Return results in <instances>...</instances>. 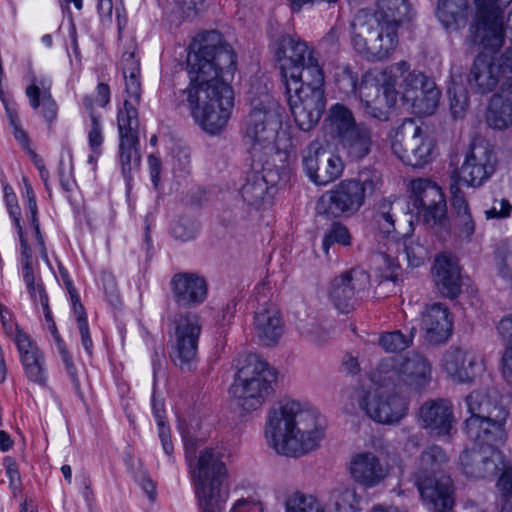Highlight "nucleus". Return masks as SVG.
<instances>
[{
	"label": "nucleus",
	"instance_id": "obj_10",
	"mask_svg": "<svg viewBox=\"0 0 512 512\" xmlns=\"http://www.w3.org/2000/svg\"><path fill=\"white\" fill-rule=\"evenodd\" d=\"M431 380V366L416 352L405 357H385L371 372V381L382 387L419 390Z\"/></svg>",
	"mask_w": 512,
	"mask_h": 512
},
{
	"label": "nucleus",
	"instance_id": "obj_23",
	"mask_svg": "<svg viewBox=\"0 0 512 512\" xmlns=\"http://www.w3.org/2000/svg\"><path fill=\"white\" fill-rule=\"evenodd\" d=\"M172 297L175 303L184 308H194L208 295V285L204 277L194 272H179L170 281Z\"/></svg>",
	"mask_w": 512,
	"mask_h": 512
},
{
	"label": "nucleus",
	"instance_id": "obj_62",
	"mask_svg": "<svg viewBox=\"0 0 512 512\" xmlns=\"http://www.w3.org/2000/svg\"><path fill=\"white\" fill-rule=\"evenodd\" d=\"M59 353H60L61 359L65 365L66 371L68 372L71 380L74 383H77L78 376H77V371H76L75 365L73 363L72 357L69 354V352L67 351V349L65 348V346L63 345V343L60 341H59Z\"/></svg>",
	"mask_w": 512,
	"mask_h": 512
},
{
	"label": "nucleus",
	"instance_id": "obj_13",
	"mask_svg": "<svg viewBox=\"0 0 512 512\" xmlns=\"http://www.w3.org/2000/svg\"><path fill=\"white\" fill-rule=\"evenodd\" d=\"M275 55L284 83L313 76L312 68L322 70L307 43L290 35L281 36Z\"/></svg>",
	"mask_w": 512,
	"mask_h": 512
},
{
	"label": "nucleus",
	"instance_id": "obj_33",
	"mask_svg": "<svg viewBox=\"0 0 512 512\" xmlns=\"http://www.w3.org/2000/svg\"><path fill=\"white\" fill-rule=\"evenodd\" d=\"M341 149L351 161H359L367 157L374 145L372 130L363 123L352 128L337 140Z\"/></svg>",
	"mask_w": 512,
	"mask_h": 512
},
{
	"label": "nucleus",
	"instance_id": "obj_5",
	"mask_svg": "<svg viewBox=\"0 0 512 512\" xmlns=\"http://www.w3.org/2000/svg\"><path fill=\"white\" fill-rule=\"evenodd\" d=\"M384 179L374 167H364L353 178L341 180L325 191L316 203L318 215L327 219L351 217L371 198L382 192Z\"/></svg>",
	"mask_w": 512,
	"mask_h": 512
},
{
	"label": "nucleus",
	"instance_id": "obj_31",
	"mask_svg": "<svg viewBox=\"0 0 512 512\" xmlns=\"http://www.w3.org/2000/svg\"><path fill=\"white\" fill-rule=\"evenodd\" d=\"M253 332L259 344H277L283 334V323L278 309L272 305L260 308L254 316Z\"/></svg>",
	"mask_w": 512,
	"mask_h": 512
},
{
	"label": "nucleus",
	"instance_id": "obj_53",
	"mask_svg": "<svg viewBox=\"0 0 512 512\" xmlns=\"http://www.w3.org/2000/svg\"><path fill=\"white\" fill-rule=\"evenodd\" d=\"M14 343L17 346L20 358L26 355H30V353L35 354L41 351L36 343L31 340L30 336L21 330L18 326L16 327Z\"/></svg>",
	"mask_w": 512,
	"mask_h": 512
},
{
	"label": "nucleus",
	"instance_id": "obj_61",
	"mask_svg": "<svg viewBox=\"0 0 512 512\" xmlns=\"http://www.w3.org/2000/svg\"><path fill=\"white\" fill-rule=\"evenodd\" d=\"M5 202H6V206H7L9 215L14 220V224L17 229V232H18V234H21V228H22V225L20 223L21 211H20V207L17 203L16 195L15 194L8 195L7 199H5Z\"/></svg>",
	"mask_w": 512,
	"mask_h": 512
},
{
	"label": "nucleus",
	"instance_id": "obj_34",
	"mask_svg": "<svg viewBox=\"0 0 512 512\" xmlns=\"http://www.w3.org/2000/svg\"><path fill=\"white\" fill-rule=\"evenodd\" d=\"M381 88L374 79L365 76L358 88L359 98L365 113L369 117L380 121H387L389 119V110L392 107H386L384 95H380Z\"/></svg>",
	"mask_w": 512,
	"mask_h": 512
},
{
	"label": "nucleus",
	"instance_id": "obj_36",
	"mask_svg": "<svg viewBox=\"0 0 512 512\" xmlns=\"http://www.w3.org/2000/svg\"><path fill=\"white\" fill-rule=\"evenodd\" d=\"M410 65L408 62L402 60L397 63L391 64L386 67L381 73V87L386 102V107H394L397 102V97L400 92V88L397 89V85L400 78H403L408 74Z\"/></svg>",
	"mask_w": 512,
	"mask_h": 512
},
{
	"label": "nucleus",
	"instance_id": "obj_58",
	"mask_svg": "<svg viewBox=\"0 0 512 512\" xmlns=\"http://www.w3.org/2000/svg\"><path fill=\"white\" fill-rule=\"evenodd\" d=\"M497 489L503 500L512 498V468L503 471L497 482Z\"/></svg>",
	"mask_w": 512,
	"mask_h": 512
},
{
	"label": "nucleus",
	"instance_id": "obj_16",
	"mask_svg": "<svg viewBox=\"0 0 512 512\" xmlns=\"http://www.w3.org/2000/svg\"><path fill=\"white\" fill-rule=\"evenodd\" d=\"M118 132H119V159L121 163L122 173L125 177L137 170L141 163V155L139 152V120L136 107L131 106L128 101L123 105V109L119 110L117 115Z\"/></svg>",
	"mask_w": 512,
	"mask_h": 512
},
{
	"label": "nucleus",
	"instance_id": "obj_59",
	"mask_svg": "<svg viewBox=\"0 0 512 512\" xmlns=\"http://www.w3.org/2000/svg\"><path fill=\"white\" fill-rule=\"evenodd\" d=\"M497 332L502 340L506 342V348H512V314L504 316L499 321Z\"/></svg>",
	"mask_w": 512,
	"mask_h": 512
},
{
	"label": "nucleus",
	"instance_id": "obj_9",
	"mask_svg": "<svg viewBox=\"0 0 512 512\" xmlns=\"http://www.w3.org/2000/svg\"><path fill=\"white\" fill-rule=\"evenodd\" d=\"M446 459L441 447L430 446L421 453L418 471L415 473L418 491L432 512H449L454 504L451 479L435 478V473Z\"/></svg>",
	"mask_w": 512,
	"mask_h": 512
},
{
	"label": "nucleus",
	"instance_id": "obj_44",
	"mask_svg": "<svg viewBox=\"0 0 512 512\" xmlns=\"http://www.w3.org/2000/svg\"><path fill=\"white\" fill-rule=\"evenodd\" d=\"M401 201L397 198L393 200L391 198H385L379 201L377 204V212L375 219L380 227V229L387 234H390L395 230L394 226V216L393 213L394 206H400Z\"/></svg>",
	"mask_w": 512,
	"mask_h": 512
},
{
	"label": "nucleus",
	"instance_id": "obj_15",
	"mask_svg": "<svg viewBox=\"0 0 512 512\" xmlns=\"http://www.w3.org/2000/svg\"><path fill=\"white\" fill-rule=\"evenodd\" d=\"M393 153L406 165L423 167L433 150L432 140L412 119H405L393 137Z\"/></svg>",
	"mask_w": 512,
	"mask_h": 512
},
{
	"label": "nucleus",
	"instance_id": "obj_46",
	"mask_svg": "<svg viewBox=\"0 0 512 512\" xmlns=\"http://www.w3.org/2000/svg\"><path fill=\"white\" fill-rule=\"evenodd\" d=\"M287 512H325L322 504L313 496L292 493L286 501Z\"/></svg>",
	"mask_w": 512,
	"mask_h": 512
},
{
	"label": "nucleus",
	"instance_id": "obj_20",
	"mask_svg": "<svg viewBox=\"0 0 512 512\" xmlns=\"http://www.w3.org/2000/svg\"><path fill=\"white\" fill-rule=\"evenodd\" d=\"M368 285V273L360 268H351L331 281L329 299L340 312L348 313L354 309L361 293Z\"/></svg>",
	"mask_w": 512,
	"mask_h": 512
},
{
	"label": "nucleus",
	"instance_id": "obj_32",
	"mask_svg": "<svg viewBox=\"0 0 512 512\" xmlns=\"http://www.w3.org/2000/svg\"><path fill=\"white\" fill-rule=\"evenodd\" d=\"M121 69L127 94L124 104L130 101L131 106L137 108L141 99V67L140 60L136 57V45L133 42L129 43L128 48L122 54Z\"/></svg>",
	"mask_w": 512,
	"mask_h": 512
},
{
	"label": "nucleus",
	"instance_id": "obj_35",
	"mask_svg": "<svg viewBox=\"0 0 512 512\" xmlns=\"http://www.w3.org/2000/svg\"><path fill=\"white\" fill-rule=\"evenodd\" d=\"M468 0H438L437 16L447 30H458L468 20Z\"/></svg>",
	"mask_w": 512,
	"mask_h": 512
},
{
	"label": "nucleus",
	"instance_id": "obj_21",
	"mask_svg": "<svg viewBox=\"0 0 512 512\" xmlns=\"http://www.w3.org/2000/svg\"><path fill=\"white\" fill-rule=\"evenodd\" d=\"M509 412L507 409L498 410L495 415L470 416L465 421V433L479 448H497L507 439L505 424Z\"/></svg>",
	"mask_w": 512,
	"mask_h": 512
},
{
	"label": "nucleus",
	"instance_id": "obj_1",
	"mask_svg": "<svg viewBox=\"0 0 512 512\" xmlns=\"http://www.w3.org/2000/svg\"><path fill=\"white\" fill-rule=\"evenodd\" d=\"M236 70V55L215 30L197 35L189 46L188 87L181 91L193 119L209 134L227 125L234 106V92L228 83Z\"/></svg>",
	"mask_w": 512,
	"mask_h": 512
},
{
	"label": "nucleus",
	"instance_id": "obj_42",
	"mask_svg": "<svg viewBox=\"0 0 512 512\" xmlns=\"http://www.w3.org/2000/svg\"><path fill=\"white\" fill-rule=\"evenodd\" d=\"M20 360L24 368L25 376L29 381L41 386L45 385L47 381V370L43 353L41 351L35 354L30 353V355L21 357Z\"/></svg>",
	"mask_w": 512,
	"mask_h": 512
},
{
	"label": "nucleus",
	"instance_id": "obj_14",
	"mask_svg": "<svg viewBox=\"0 0 512 512\" xmlns=\"http://www.w3.org/2000/svg\"><path fill=\"white\" fill-rule=\"evenodd\" d=\"M470 87L478 93L491 92L498 83L502 89L512 87V48L508 49L495 65L487 53H480L474 60L468 77Z\"/></svg>",
	"mask_w": 512,
	"mask_h": 512
},
{
	"label": "nucleus",
	"instance_id": "obj_48",
	"mask_svg": "<svg viewBox=\"0 0 512 512\" xmlns=\"http://www.w3.org/2000/svg\"><path fill=\"white\" fill-rule=\"evenodd\" d=\"M411 343V337H406L399 330L384 333L379 338V345L386 352L402 351L409 347Z\"/></svg>",
	"mask_w": 512,
	"mask_h": 512
},
{
	"label": "nucleus",
	"instance_id": "obj_6",
	"mask_svg": "<svg viewBox=\"0 0 512 512\" xmlns=\"http://www.w3.org/2000/svg\"><path fill=\"white\" fill-rule=\"evenodd\" d=\"M251 106L244 120V141L251 156L264 163L283 150L278 136L282 118L277 102L267 92L262 93L259 99H252Z\"/></svg>",
	"mask_w": 512,
	"mask_h": 512
},
{
	"label": "nucleus",
	"instance_id": "obj_57",
	"mask_svg": "<svg viewBox=\"0 0 512 512\" xmlns=\"http://www.w3.org/2000/svg\"><path fill=\"white\" fill-rule=\"evenodd\" d=\"M6 474L9 478V485L13 491H16L21 482L20 472L13 458L7 456L3 459Z\"/></svg>",
	"mask_w": 512,
	"mask_h": 512
},
{
	"label": "nucleus",
	"instance_id": "obj_64",
	"mask_svg": "<svg viewBox=\"0 0 512 512\" xmlns=\"http://www.w3.org/2000/svg\"><path fill=\"white\" fill-rule=\"evenodd\" d=\"M203 0H175V4L183 17L189 18L197 13V5Z\"/></svg>",
	"mask_w": 512,
	"mask_h": 512
},
{
	"label": "nucleus",
	"instance_id": "obj_38",
	"mask_svg": "<svg viewBox=\"0 0 512 512\" xmlns=\"http://www.w3.org/2000/svg\"><path fill=\"white\" fill-rule=\"evenodd\" d=\"M475 391L466 397V404L471 416L495 415L500 409H506L497 401L496 393Z\"/></svg>",
	"mask_w": 512,
	"mask_h": 512
},
{
	"label": "nucleus",
	"instance_id": "obj_7",
	"mask_svg": "<svg viewBox=\"0 0 512 512\" xmlns=\"http://www.w3.org/2000/svg\"><path fill=\"white\" fill-rule=\"evenodd\" d=\"M275 371L257 355H247L238 367L232 393L242 413L259 410L272 391Z\"/></svg>",
	"mask_w": 512,
	"mask_h": 512
},
{
	"label": "nucleus",
	"instance_id": "obj_41",
	"mask_svg": "<svg viewBox=\"0 0 512 512\" xmlns=\"http://www.w3.org/2000/svg\"><path fill=\"white\" fill-rule=\"evenodd\" d=\"M403 253L407 264L411 268H418L430 258V249L426 241L420 238H405L403 241Z\"/></svg>",
	"mask_w": 512,
	"mask_h": 512
},
{
	"label": "nucleus",
	"instance_id": "obj_27",
	"mask_svg": "<svg viewBox=\"0 0 512 512\" xmlns=\"http://www.w3.org/2000/svg\"><path fill=\"white\" fill-rule=\"evenodd\" d=\"M433 282L438 292L446 298L455 299L462 291V279L457 260L448 254L435 257L431 269Z\"/></svg>",
	"mask_w": 512,
	"mask_h": 512
},
{
	"label": "nucleus",
	"instance_id": "obj_8",
	"mask_svg": "<svg viewBox=\"0 0 512 512\" xmlns=\"http://www.w3.org/2000/svg\"><path fill=\"white\" fill-rule=\"evenodd\" d=\"M313 76L285 84L290 112L303 131L313 129L325 110L324 73L312 68Z\"/></svg>",
	"mask_w": 512,
	"mask_h": 512
},
{
	"label": "nucleus",
	"instance_id": "obj_55",
	"mask_svg": "<svg viewBox=\"0 0 512 512\" xmlns=\"http://www.w3.org/2000/svg\"><path fill=\"white\" fill-rule=\"evenodd\" d=\"M107 300L115 305L118 303V289L115 277L110 272L103 271L100 276Z\"/></svg>",
	"mask_w": 512,
	"mask_h": 512
},
{
	"label": "nucleus",
	"instance_id": "obj_37",
	"mask_svg": "<svg viewBox=\"0 0 512 512\" xmlns=\"http://www.w3.org/2000/svg\"><path fill=\"white\" fill-rule=\"evenodd\" d=\"M486 120L494 129H505L512 125V101L501 95H494L490 100Z\"/></svg>",
	"mask_w": 512,
	"mask_h": 512
},
{
	"label": "nucleus",
	"instance_id": "obj_29",
	"mask_svg": "<svg viewBox=\"0 0 512 512\" xmlns=\"http://www.w3.org/2000/svg\"><path fill=\"white\" fill-rule=\"evenodd\" d=\"M424 428L437 435H446L454 421L453 405L447 399L428 400L419 409Z\"/></svg>",
	"mask_w": 512,
	"mask_h": 512
},
{
	"label": "nucleus",
	"instance_id": "obj_50",
	"mask_svg": "<svg viewBox=\"0 0 512 512\" xmlns=\"http://www.w3.org/2000/svg\"><path fill=\"white\" fill-rule=\"evenodd\" d=\"M336 81L339 89L346 95L354 94L357 91L358 76L349 66L342 67L336 73Z\"/></svg>",
	"mask_w": 512,
	"mask_h": 512
},
{
	"label": "nucleus",
	"instance_id": "obj_24",
	"mask_svg": "<svg viewBox=\"0 0 512 512\" xmlns=\"http://www.w3.org/2000/svg\"><path fill=\"white\" fill-rule=\"evenodd\" d=\"M459 459L464 474L475 479L495 476L504 467L503 456L496 448L467 449Z\"/></svg>",
	"mask_w": 512,
	"mask_h": 512
},
{
	"label": "nucleus",
	"instance_id": "obj_51",
	"mask_svg": "<svg viewBox=\"0 0 512 512\" xmlns=\"http://www.w3.org/2000/svg\"><path fill=\"white\" fill-rule=\"evenodd\" d=\"M6 114L9 119L10 126L13 129V136L19 142V144L24 147H29V137L25 130L21 126L20 119L18 117V113L16 109L6 105Z\"/></svg>",
	"mask_w": 512,
	"mask_h": 512
},
{
	"label": "nucleus",
	"instance_id": "obj_3",
	"mask_svg": "<svg viewBox=\"0 0 512 512\" xmlns=\"http://www.w3.org/2000/svg\"><path fill=\"white\" fill-rule=\"evenodd\" d=\"M408 12L407 0H378L374 13L360 10L350 23L352 48L369 61L389 58L398 46V28Z\"/></svg>",
	"mask_w": 512,
	"mask_h": 512
},
{
	"label": "nucleus",
	"instance_id": "obj_39",
	"mask_svg": "<svg viewBox=\"0 0 512 512\" xmlns=\"http://www.w3.org/2000/svg\"><path fill=\"white\" fill-rule=\"evenodd\" d=\"M329 127L336 139H340L344 134L350 132L352 128L358 127L352 111L346 106L336 103L329 109L328 115Z\"/></svg>",
	"mask_w": 512,
	"mask_h": 512
},
{
	"label": "nucleus",
	"instance_id": "obj_2",
	"mask_svg": "<svg viewBox=\"0 0 512 512\" xmlns=\"http://www.w3.org/2000/svg\"><path fill=\"white\" fill-rule=\"evenodd\" d=\"M264 434L278 455L299 458L320 446L325 426L316 411L297 400L282 399L269 409Z\"/></svg>",
	"mask_w": 512,
	"mask_h": 512
},
{
	"label": "nucleus",
	"instance_id": "obj_63",
	"mask_svg": "<svg viewBox=\"0 0 512 512\" xmlns=\"http://www.w3.org/2000/svg\"><path fill=\"white\" fill-rule=\"evenodd\" d=\"M501 362L503 378L512 387V348H505Z\"/></svg>",
	"mask_w": 512,
	"mask_h": 512
},
{
	"label": "nucleus",
	"instance_id": "obj_22",
	"mask_svg": "<svg viewBox=\"0 0 512 512\" xmlns=\"http://www.w3.org/2000/svg\"><path fill=\"white\" fill-rule=\"evenodd\" d=\"M351 478L365 488H373L390 474V466L375 453L362 451L352 456L349 464Z\"/></svg>",
	"mask_w": 512,
	"mask_h": 512
},
{
	"label": "nucleus",
	"instance_id": "obj_60",
	"mask_svg": "<svg viewBox=\"0 0 512 512\" xmlns=\"http://www.w3.org/2000/svg\"><path fill=\"white\" fill-rule=\"evenodd\" d=\"M452 206L456 211V217H467V214L470 213L464 194L458 188L453 191Z\"/></svg>",
	"mask_w": 512,
	"mask_h": 512
},
{
	"label": "nucleus",
	"instance_id": "obj_28",
	"mask_svg": "<svg viewBox=\"0 0 512 512\" xmlns=\"http://www.w3.org/2000/svg\"><path fill=\"white\" fill-rule=\"evenodd\" d=\"M453 327V318L448 307L442 303L426 305L421 312V328L429 342L441 343L448 339Z\"/></svg>",
	"mask_w": 512,
	"mask_h": 512
},
{
	"label": "nucleus",
	"instance_id": "obj_4",
	"mask_svg": "<svg viewBox=\"0 0 512 512\" xmlns=\"http://www.w3.org/2000/svg\"><path fill=\"white\" fill-rule=\"evenodd\" d=\"M183 440L200 512H222L228 498V470L222 461V449L207 447L192 459L196 444L187 435H183ZM230 512H264V507L260 502L239 499Z\"/></svg>",
	"mask_w": 512,
	"mask_h": 512
},
{
	"label": "nucleus",
	"instance_id": "obj_12",
	"mask_svg": "<svg viewBox=\"0 0 512 512\" xmlns=\"http://www.w3.org/2000/svg\"><path fill=\"white\" fill-rule=\"evenodd\" d=\"M512 0H475V21L470 27L472 42L498 50L504 42V8Z\"/></svg>",
	"mask_w": 512,
	"mask_h": 512
},
{
	"label": "nucleus",
	"instance_id": "obj_26",
	"mask_svg": "<svg viewBox=\"0 0 512 512\" xmlns=\"http://www.w3.org/2000/svg\"><path fill=\"white\" fill-rule=\"evenodd\" d=\"M495 171V157L485 146H475L467 154L460 169L462 181L472 187H479Z\"/></svg>",
	"mask_w": 512,
	"mask_h": 512
},
{
	"label": "nucleus",
	"instance_id": "obj_45",
	"mask_svg": "<svg viewBox=\"0 0 512 512\" xmlns=\"http://www.w3.org/2000/svg\"><path fill=\"white\" fill-rule=\"evenodd\" d=\"M351 234L348 228L340 223L333 222L329 229L326 230L322 239V248L326 255L329 253V249L334 244H339L343 246L351 245Z\"/></svg>",
	"mask_w": 512,
	"mask_h": 512
},
{
	"label": "nucleus",
	"instance_id": "obj_25",
	"mask_svg": "<svg viewBox=\"0 0 512 512\" xmlns=\"http://www.w3.org/2000/svg\"><path fill=\"white\" fill-rule=\"evenodd\" d=\"M446 373L459 382H470L483 371V361L474 351L451 347L443 356Z\"/></svg>",
	"mask_w": 512,
	"mask_h": 512
},
{
	"label": "nucleus",
	"instance_id": "obj_17",
	"mask_svg": "<svg viewBox=\"0 0 512 512\" xmlns=\"http://www.w3.org/2000/svg\"><path fill=\"white\" fill-rule=\"evenodd\" d=\"M359 407L371 420L394 425L407 415L409 402L402 395L374 389L363 393Z\"/></svg>",
	"mask_w": 512,
	"mask_h": 512
},
{
	"label": "nucleus",
	"instance_id": "obj_43",
	"mask_svg": "<svg viewBox=\"0 0 512 512\" xmlns=\"http://www.w3.org/2000/svg\"><path fill=\"white\" fill-rule=\"evenodd\" d=\"M335 512H359L360 497L354 488L343 487L332 494Z\"/></svg>",
	"mask_w": 512,
	"mask_h": 512
},
{
	"label": "nucleus",
	"instance_id": "obj_30",
	"mask_svg": "<svg viewBox=\"0 0 512 512\" xmlns=\"http://www.w3.org/2000/svg\"><path fill=\"white\" fill-rule=\"evenodd\" d=\"M25 94L33 110L41 107V114L45 121L51 125L57 119L58 107L51 94V80L41 76L32 75L30 84L26 87Z\"/></svg>",
	"mask_w": 512,
	"mask_h": 512
},
{
	"label": "nucleus",
	"instance_id": "obj_52",
	"mask_svg": "<svg viewBox=\"0 0 512 512\" xmlns=\"http://www.w3.org/2000/svg\"><path fill=\"white\" fill-rule=\"evenodd\" d=\"M324 152H320L318 150L311 152L309 151L307 155L303 157V167L310 178L316 184V175L320 173V164L323 162Z\"/></svg>",
	"mask_w": 512,
	"mask_h": 512
},
{
	"label": "nucleus",
	"instance_id": "obj_40",
	"mask_svg": "<svg viewBox=\"0 0 512 512\" xmlns=\"http://www.w3.org/2000/svg\"><path fill=\"white\" fill-rule=\"evenodd\" d=\"M268 191V185L263 175L252 173L241 189V195L245 202L252 206H259Z\"/></svg>",
	"mask_w": 512,
	"mask_h": 512
},
{
	"label": "nucleus",
	"instance_id": "obj_19",
	"mask_svg": "<svg viewBox=\"0 0 512 512\" xmlns=\"http://www.w3.org/2000/svg\"><path fill=\"white\" fill-rule=\"evenodd\" d=\"M411 201L421 210L424 222L430 226L443 225L446 220V201L441 188L429 179H414L409 184Z\"/></svg>",
	"mask_w": 512,
	"mask_h": 512
},
{
	"label": "nucleus",
	"instance_id": "obj_49",
	"mask_svg": "<svg viewBox=\"0 0 512 512\" xmlns=\"http://www.w3.org/2000/svg\"><path fill=\"white\" fill-rule=\"evenodd\" d=\"M88 144L91 151L100 156L102 153V145L104 142L101 118L95 112L90 114V126L88 130Z\"/></svg>",
	"mask_w": 512,
	"mask_h": 512
},
{
	"label": "nucleus",
	"instance_id": "obj_18",
	"mask_svg": "<svg viewBox=\"0 0 512 512\" xmlns=\"http://www.w3.org/2000/svg\"><path fill=\"white\" fill-rule=\"evenodd\" d=\"M402 100L417 115H430L436 110L440 90L434 81L420 72H408L400 84Z\"/></svg>",
	"mask_w": 512,
	"mask_h": 512
},
{
	"label": "nucleus",
	"instance_id": "obj_56",
	"mask_svg": "<svg viewBox=\"0 0 512 512\" xmlns=\"http://www.w3.org/2000/svg\"><path fill=\"white\" fill-rule=\"evenodd\" d=\"M449 97H450V110L455 119L462 118L466 109H467V96L464 91H460L458 94L457 92H454L452 94L451 90H449Z\"/></svg>",
	"mask_w": 512,
	"mask_h": 512
},
{
	"label": "nucleus",
	"instance_id": "obj_54",
	"mask_svg": "<svg viewBox=\"0 0 512 512\" xmlns=\"http://www.w3.org/2000/svg\"><path fill=\"white\" fill-rule=\"evenodd\" d=\"M512 212V205L505 198L493 200L492 206L484 211L487 219H504L508 218Z\"/></svg>",
	"mask_w": 512,
	"mask_h": 512
},
{
	"label": "nucleus",
	"instance_id": "obj_11",
	"mask_svg": "<svg viewBox=\"0 0 512 512\" xmlns=\"http://www.w3.org/2000/svg\"><path fill=\"white\" fill-rule=\"evenodd\" d=\"M202 328L201 316L193 311L178 312L171 320L170 358L182 372H191L196 368Z\"/></svg>",
	"mask_w": 512,
	"mask_h": 512
},
{
	"label": "nucleus",
	"instance_id": "obj_47",
	"mask_svg": "<svg viewBox=\"0 0 512 512\" xmlns=\"http://www.w3.org/2000/svg\"><path fill=\"white\" fill-rule=\"evenodd\" d=\"M343 171V164L339 157L324 153L323 162L320 164V173L316 175V185L324 186L336 178H338Z\"/></svg>",
	"mask_w": 512,
	"mask_h": 512
}]
</instances>
